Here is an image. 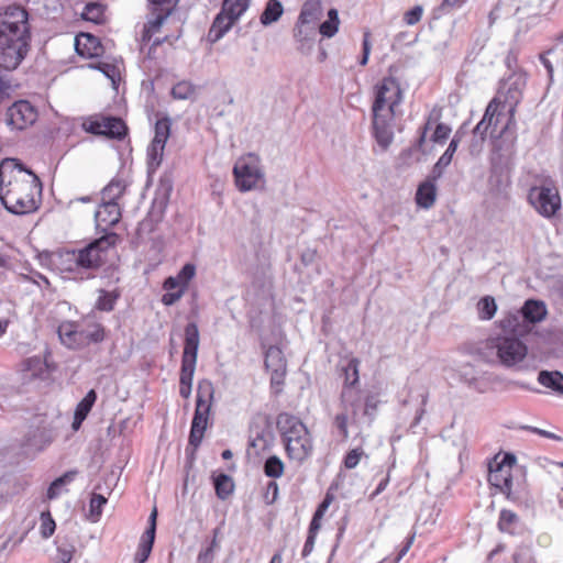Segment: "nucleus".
I'll return each mask as SVG.
<instances>
[{"instance_id": "1", "label": "nucleus", "mask_w": 563, "mask_h": 563, "mask_svg": "<svg viewBox=\"0 0 563 563\" xmlns=\"http://www.w3.org/2000/svg\"><path fill=\"white\" fill-rule=\"evenodd\" d=\"M42 183L31 170L14 158L0 164V201L14 214H26L38 208Z\"/></svg>"}, {"instance_id": "2", "label": "nucleus", "mask_w": 563, "mask_h": 563, "mask_svg": "<svg viewBox=\"0 0 563 563\" xmlns=\"http://www.w3.org/2000/svg\"><path fill=\"white\" fill-rule=\"evenodd\" d=\"M29 14L20 5H10L0 13V67L14 70L30 48Z\"/></svg>"}, {"instance_id": "3", "label": "nucleus", "mask_w": 563, "mask_h": 563, "mask_svg": "<svg viewBox=\"0 0 563 563\" xmlns=\"http://www.w3.org/2000/svg\"><path fill=\"white\" fill-rule=\"evenodd\" d=\"M402 99L400 85L393 77L383 78L374 88L373 134L382 151H386L394 140V120Z\"/></svg>"}, {"instance_id": "4", "label": "nucleus", "mask_w": 563, "mask_h": 563, "mask_svg": "<svg viewBox=\"0 0 563 563\" xmlns=\"http://www.w3.org/2000/svg\"><path fill=\"white\" fill-rule=\"evenodd\" d=\"M488 483L515 503L527 492L526 475L511 453L499 452L492 459Z\"/></svg>"}, {"instance_id": "5", "label": "nucleus", "mask_w": 563, "mask_h": 563, "mask_svg": "<svg viewBox=\"0 0 563 563\" xmlns=\"http://www.w3.org/2000/svg\"><path fill=\"white\" fill-rule=\"evenodd\" d=\"M276 423L286 454L290 460L301 464L312 455V435L298 417L283 412L278 415Z\"/></svg>"}, {"instance_id": "6", "label": "nucleus", "mask_w": 563, "mask_h": 563, "mask_svg": "<svg viewBox=\"0 0 563 563\" xmlns=\"http://www.w3.org/2000/svg\"><path fill=\"white\" fill-rule=\"evenodd\" d=\"M212 397V384L208 380L200 382L198 385L196 409L189 433V444L194 448H198L203 439V434L208 426Z\"/></svg>"}, {"instance_id": "7", "label": "nucleus", "mask_w": 563, "mask_h": 563, "mask_svg": "<svg viewBox=\"0 0 563 563\" xmlns=\"http://www.w3.org/2000/svg\"><path fill=\"white\" fill-rule=\"evenodd\" d=\"M529 205L543 218L551 219L561 210L562 199L553 180L532 186L527 196Z\"/></svg>"}, {"instance_id": "8", "label": "nucleus", "mask_w": 563, "mask_h": 563, "mask_svg": "<svg viewBox=\"0 0 563 563\" xmlns=\"http://www.w3.org/2000/svg\"><path fill=\"white\" fill-rule=\"evenodd\" d=\"M118 241L119 235L114 232H110L89 242L84 247L76 249L81 272L93 271L102 266L106 262L108 251L115 246Z\"/></svg>"}, {"instance_id": "9", "label": "nucleus", "mask_w": 563, "mask_h": 563, "mask_svg": "<svg viewBox=\"0 0 563 563\" xmlns=\"http://www.w3.org/2000/svg\"><path fill=\"white\" fill-rule=\"evenodd\" d=\"M250 0H223L221 11L216 15L208 32V38L214 43L221 40L245 13Z\"/></svg>"}, {"instance_id": "10", "label": "nucleus", "mask_w": 563, "mask_h": 563, "mask_svg": "<svg viewBox=\"0 0 563 563\" xmlns=\"http://www.w3.org/2000/svg\"><path fill=\"white\" fill-rule=\"evenodd\" d=\"M238 189L242 192L254 190L264 179L260 159L254 154L240 157L233 167Z\"/></svg>"}, {"instance_id": "11", "label": "nucleus", "mask_w": 563, "mask_h": 563, "mask_svg": "<svg viewBox=\"0 0 563 563\" xmlns=\"http://www.w3.org/2000/svg\"><path fill=\"white\" fill-rule=\"evenodd\" d=\"M489 346L496 349L498 360L507 367L522 362L528 354L527 345L516 336H497L490 340Z\"/></svg>"}, {"instance_id": "12", "label": "nucleus", "mask_w": 563, "mask_h": 563, "mask_svg": "<svg viewBox=\"0 0 563 563\" xmlns=\"http://www.w3.org/2000/svg\"><path fill=\"white\" fill-rule=\"evenodd\" d=\"M360 401L361 397H356L350 389L341 391V411L334 416L333 426L344 440L350 435L349 424L354 422Z\"/></svg>"}, {"instance_id": "13", "label": "nucleus", "mask_w": 563, "mask_h": 563, "mask_svg": "<svg viewBox=\"0 0 563 563\" xmlns=\"http://www.w3.org/2000/svg\"><path fill=\"white\" fill-rule=\"evenodd\" d=\"M169 134L170 120L168 118L157 120L154 129V139L147 147V159L150 168H156L162 163L165 145Z\"/></svg>"}, {"instance_id": "14", "label": "nucleus", "mask_w": 563, "mask_h": 563, "mask_svg": "<svg viewBox=\"0 0 563 563\" xmlns=\"http://www.w3.org/2000/svg\"><path fill=\"white\" fill-rule=\"evenodd\" d=\"M37 119V111L25 100L14 102L5 114V123L12 130H24Z\"/></svg>"}, {"instance_id": "15", "label": "nucleus", "mask_w": 563, "mask_h": 563, "mask_svg": "<svg viewBox=\"0 0 563 563\" xmlns=\"http://www.w3.org/2000/svg\"><path fill=\"white\" fill-rule=\"evenodd\" d=\"M85 129L89 133L106 135L113 139H122L126 134V125L120 118L103 117L85 123Z\"/></svg>"}, {"instance_id": "16", "label": "nucleus", "mask_w": 563, "mask_h": 563, "mask_svg": "<svg viewBox=\"0 0 563 563\" xmlns=\"http://www.w3.org/2000/svg\"><path fill=\"white\" fill-rule=\"evenodd\" d=\"M177 2L178 0H148L150 18L145 24V32L156 33L170 15Z\"/></svg>"}, {"instance_id": "17", "label": "nucleus", "mask_w": 563, "mask_h": 563, "mask_svg": "<svg viewBox=\"0 0 563 563\" xmlns=\"http://www.w3.org/2000/svg\"><path fill=\"white\" fill-rule=\"evenodd\" d=\"M505 107V101L498 97L493 98L486 108L482 121L476 125L475 132L485 134L489 128H493V132H495L504 115Z\"/></svg>"}, {"instance_id": "18", "label": "nucleus", "mask_w": 563, "mask_h": 563, "mask_svg": "<svg viewBox=\"0 0 563 563\" xmlns=\"http://www.w3.org/2000/svg\"><path fill=\"white\" fill-rule=\"evenodd\" d=\"M52 442L53 437L48 430L36 428L25 435L22 449L25 455L34 456L44 451Z\"/></svg>"}, {"instance_id": "19", "label": "nucleus", "mask_w": 563, "mask_h": 563, "mask_svg": "<svg viewBox=\"0 0 563 563\" xmlns=\"http://www.w3.org/2000/svg\"><path fill=\"white\" fill-rule=\"evenodd\" d=\"M121 216V208L119 203H107L101 201L95 211L96 227L100 231L106 232L120 221Z\"/></svg>"}, {"instance_id": "20", "label": "nucleus", "mask_w": 563, "mask_h": 563, "mask_svg": "<svg viewBox=\"0 0 563 563\" xmlns=\"http://www.w3.org/2000/svg\"><path fill=\"white\" fill-rule=\"evenodd\" d=\"M265 366L272 372V383L279 384L286 373V360L278 346L272 345L266 350Z\"/></svg>"}, {"instance_id": "21", "label": "nucleus", "mask_w": 563, "mask_h": 563, "mask_svg": "<svg viewBox=\"0 0 563 563\" xmlns=\"http://www.w3.org/2000/svg\"><path fill=\"white\" fill-rule=\"evenodd\" d=\"M60 342L68 349H82V333H80L79 324L74 321H64L57 328Z\"/></svg>"}, {"instance_id": "22", "label": "nucleus", "mask_w": 563, "mask_h": 563, "mask_svg": "<svg viewBox=\"0 0 563 563\" xmlns=\"http://www.w3.org/2000/svg\"><path fill=\"white\" fill-rule=\"evenodd\" d=\"M199 342L197 324L194 322L188 323L185 328V345L181 360L197 362Z\"/></svg>"}, {"instance_id": "23", "label": "nucleus", "mask_w": 563, "mask_h": 563, "mask_svg": "<svg viewBox=\"0 0 563 563\" xmlns=\"http://www.w3.org/2000/svg\"><path fill=\"white\" fill-rule=\"evenodd\" d=\"M434 181L435 179L431 176L418 186L415 198L418 207L422 209H430L434 205L437 198V187Z\"/></svg>"}, {"instance_id": "24", "label": "nucleus", "mask_w": 563, "mask_h": 563, "mask_svg": "<svg viewBox=\"0 0 563 563\" xmlns=\"http://www.w3.org/2000/svg\"><path fill=\"white\" fill-rule=\"evenodd\" d=\"M76 52L81 56L96 57L102 53V46L98 37L91 34H80L76 37Z\"/></svg>"}, {"instance_id": "25", "label": "nucleus", "mask_w": 563, "mask_h": 563, "mask_svg": "<svg viewBox=\"0 0 563 563\" xmlns=\"http://www.w3.org/2000/svg\"><path fill=\"white\" fill-rule=\"evenodd\" d=\"M54 264L62 271L68 273H80L79 260L76 249L60 250L54 256Z\"/></svg>"}, {"instance_id": "26", "label": "nucleus", "mask_w": 563, "mask_h": 563, "mask_svg": "<svg viewBox=\"0 0 563 563\" xmlns=\"http://www.w3.org/2000/svg\"><path fill=\"white\" fill-rule=\"evenodd\" d=\"M80 333H82L84 347L91 343H100L106 338L104 327L97 321L86 319L79 324Z\"/></svg>"}, {"instance_id": "27", "label": "nucleus", "mask_w": 563, "mask_h": 563, "mask_svg": "<svg viewBox=\"0 0 563 563\" xmlns=\"http://www.w3.org/2000/svg\"><path fill=\"white\" fill-rule=\"evenodd\" d=\"M97 400V393L95 389H90L86 396L78 402L75 412H74V420L71 423L73 430L77 431L80 429L82 422L87 418L88 413L90 412L91 408L93 407L95 402Z\"/></svg>"}, {"instance_id": "28", "label": "nucleus", "mask_w": 563, "mask_h": 563, "mask_svg": "<svg viewBox=\"0 0 563 563\" xmlns=\"http://www.w3.org/2000/svg\"><path fill=\"white\" fill-rule=\"evenodd\" d=\"M521 314L530 323L541 322L547 317V307L543 301L529 299L521 308Z\"/></svg>"}, {"instance_id": "29", "label": "nucleus", "mask_w": 563, "mask_h": 563, "mask_svg": "<svg viewBox=\"0 0 563 563\" xmlns=\"http://www.w3.org/2000/svg\"><path fill=\"white\" fill-rule=\"evenodd\" d=\"M321 0H307L303 2L298 20L300 23L314 25L322 16Z\"/></svg>"}, {"instance_id": "30", "label": "nucleus", "mask_w": 563, "mask_h": 563, "mask_svg": "<svg viewBox=\"0 0 563 563\" xmlns=\"http://www.w3.org/2000/svg\"><path fill=\"white\" fill-rule=\"evenodd\" d=\"M358 366L360 361L355 357H352L342 368L344 374V384L342 390L350 389L356 397H361L360 391L355 388L356 384L358 383Z\"/></svg>"}, {"instance_id": "31", "label": "nucleus", "mask_w": 563, "mask_h": 563, "mask_svg": "<svg viewBox=\"0 0 563 563\" xmlns=\"http://www.w3.org/2000/svg\"><path fill=\"white\" fill-rule=\"evenodd\" d=\"M126 184L122 179H112L101 191V201L107 203H118L125 191Z\"/></svg>"}, {"instance_id": "32", "label": "nucleus", "mask_w": 563, "mask_h": 563, "mask_svg": "<svg viewBox=\"0 0 563 563\" xmlns=\"http://www.w3.org/2000/svg\"><path fill=\"white\" fill-rule=\"evenodd\" d=\"M519 526L520 518L515 511L508 509H503L500 511L498 519V529L501 532L516 534Z\"/></svg>"}, {"instance_id": "33", "label": "nucleus", "mask_w": 563, "mask_h": 563, "mask_svg": "<svg viewBox=\"0 0 563 563\" xmlns=\"http://www.w3.org/2000/svg\"><path fill=\"white\" fill-rule=\"evenodd\" d=\"M77 475V471H68L62 476L54 479L47 488L46 496L49 500L56 499L63 492V488L73 483Z\"/></svg>"}, {"instance_id": "34", "label": "nucleus", "mask_w": 563, "mask_h": 563, "mask_svg": "<svg viewBox=\"0 0 563 563\" xmlns=\"http://www.w3.org/2000/svg\"><path fill=\"white\" fill-rule=\"evenodd\" d=\"M538 382L547 388L563 394V375L558 371H541L538 376Z\"/></svg>"}, {"instance_id": "35", "label": "nucleus", "mask_w": 563, "mask_h": 563, "mask_svg": "<svg viewBox=\"0 0 563 563\" xmlns=\"http://www.w3.org/2000/svg\"><path fill=\"white\" fill-rule=\"evenodd\" d=\"M213 485L216 495L222 500L227 499L234 490L233 479L224 473L213 476Z\"/></svg>"}, {"instance_id": "36", "label": "nucleus", "mask_w": 563, "mask_h": 563, "mask_svg": "<svg viewBox=\"0 0 563 563\" xmlns=\"http://www.w3.org/2000/svg\"><path fill=\"white\" fill-rule=\"evenodd\" d=\"M284 8L279 0H268L263 13L261 14V23L269 25L276 22L283 14Z\"/></svg>"}, {"instance_id": "37", "label": "nucleus", "mask_w": 563, "mask_h": 563, "mask_svg": "<svg viewBox=\"0 0 563 563\" xmlns=\"http://www.w3.org/2000/svg\"><path fill=\"white\" fill-rule=\"evenodd\" d=\"M456 147H457V139H456V135H454V137L451 140V142L449 144V147L442 154V156L439 158V161L437 162V164L434 165V167L432 169L431 176L433 179L441 177L443 168L446 167L452 162L453 154H454Z\"/></svg>"}, {"instance_id": "38", "label": "nucleus", "mask_w": 563, "mask_h": 563, "mask_svg": "<svg viewBox=\"0 0 563 563\" xmlns=\"http://www.w3.org/2000/svg\"><path fill=\"white\" fill-rule=\"evenodd\" d=\"M118 298L119 294L117 291L99 289L95 308L99 311L110 312L114 309Z\"/></svg>"}, {"instance_id": "39", "label": "nucleus", "mask_w": 563, "mask_h": 563, "mask_svg": "<svg viewBox=\"0 0 563 563\" xmlns=\"http://www.w3.org/2000/svg\"><path fill=\"white\" fill-rule=\"evenodd\" d=\"M339 13L336 9L328 11V19L319 25V32L324 37H333L339 31Z\"/></svg>"}, {"instance_id": "40", "label": "nucleus", "mask_w": 563, "mask_h": 563, "mask_svg": "<svg viewBox=\"0 0 563 563\" xmlns=\"http://www.w3.org/2000/svg\"><path fill=\"white\" fill-rule=\"evenodd\" d=\"M313 34L314 25L300 23V21L297 20L294 29V36L301 44V47H303L305 45L310 46L312 44Z\"/></svg>"}, {"instance_id": "41", "label": "nucleus", "mask_w": 563, "mask_h": 563, "mask_svg": "<svg viewBox=\"0 0 563 563\" xmlns=\"http://www.w3.org/2000/svg\"><path fill=\"white\" fill-rule=\"evenodd\" d=\"M84 20L100 24L104 21V7L98 2H89L81 13Z\"/></svg>"}, {"instance_id": "42", "label": "nucleus", "mask_w": 563, "mask_h": 563, "mask_svg": "<svg viewBox=\"0 0 563 563\" xmlns=\"http://www.w3.org/2000/svg\"><path fill=\"white\" fill-rule=\"evenodd\" d=\"M285 470L284 462L277 455H271L264 463V474L271 478H279Z\"/></svg>"}, {"instance_id": "43", "label": "nucleus", "mask_w": 563, "mask_h": 563, "mask_svg": "<svg viewBox=\"0 0 563 563\" xmlns=\"http://www.w3.org/2000/svg\"><path fill=\"white\" fill-rule=\"evenodd\" d=\"M477 309L481 320H490L497 311V305L493 297L486 296L478 301Z\"/></svg>"}, {"instance_id": "44", "label": "nucleus", "mask_w": 563, "mask_h": 563, "mask_svg": "<svg viewBox=\"0 0 563 563\" xmlns=\"http://www.w3.org/2000/svg\"><path fill=\"white\" fill-rule=\"evenodd\" d=\"M155 538L143 534L140 540L134 560L137 563H145L151 554Z\"/></svg>"}, {"instance_id": "45", "label": "nucleus", "mask_w": 563, "mask_h": 563, "mask_svg": "<svg viewBox=\"0 0 563 563\" xmlns=\"http://www.w3.org/2000/svg\"><path fill=\"white\" fill-rule=\"evenodd\" d=\"M107 504V498L103 495L93 493L89 504V519L97 522L102 514V507Z\"/></svg>"}, {"instance_id": "46", "label": "nucleus", "mask_w": 563, "mask_h": 563, "mask_svg": "<svg viewBox=\"0 0 563 563\" xmlns=\"http://www.w3.org/2000/svg\"><path fill=\"white\" fill-rule=\"evenodd\" d=\"M89 67L101 71L113 85H115L117 80L120 79V70L114 64L98 62L89 64Z\"/></svg>"}, {"instance_id": "47", "label": "nucleus", "mask_w": 563, "mask_h": 563, "mask_svg": "<svg viewBox=\"0 0 563 563\" xmlns=\"http://www.w3.org/2000/svg\"><path fill=\"white\" fill-rule=\"evenodd\" d=\"M195 93V86L190 81H179L172 88V96L178 100L190 99Z\"/></svg>"}, {"instance_id": "48", "label": "nucleus", "mask_w": 563, "mask_h": 563, "mask_svg": "<svg viewBox=\"0 0 563 563\" xmlns=\"http://www.w3.org/2000/svg\"><path fill=\"white\" fill-rule=\"evenodd\" d=\"M331 503H332V496L330 494H327L324 499L319 504L317 510L314 511L309 526L313 527V529H320L321 519L323 518V516H324L325 511L328 510L329 506L331 505Z\"/></svg>"}, {"instance_id": "49", "label": "nucleus", "mask_w": 563, "mask_h": 563, "mask_svg": "<svg viewBox=\"0 0 563 563\" xmlns=\"http://www.w3.org/2000/svg\"><path fill=\"white\" fill-rule=\"evenodd\" d=\"M197 362L181 360L180 385H192Z\"/></svg>"}, {"instance_id": "50", "label": "nucleus", "mask_w": 563, "mask_h": 563, "mask_svg": "<svg viewBox=\"0 0 563 563\" xmlns=\"http://www.w3.org/2000/svg\"><path fill=\"white\" fill-rule=\"evenodd\" d=\"M75 553V547L68 543H62L57 547L54 563H70Z\"/></svg>"}, {"instance_id": "51", "label": "nucleus", "mask_w": 563, "mask_h": 563, "mask_svg": "<svg viewBox=\"0 0 563 563\" xmlns=\"http://www.w3.org/2000/svg\"><path fill=\"white\" fill-rule=\"evenodd\" d=\"M195 275L196 266L194 264L187 263L181 267L179 273L176 275L181 284V289L186 290L189 282L195 277Z\"/></svg>"}, {"instance_id": "52", "label": "nucleus", "mask_w": 563, "mask_h": 563, "mask_svg": "<svg viewBox=\"0 0 563 563\" xmlns=\"http://www.w3.org/2000/svg\"><path fill=\"white\" fill-rule=\"evenodd\" d=\"M318 531H319V529H313V527L309 526L308 537L306 539V542L303 544V549L301 552V556L303 559L307 558L313 551Z\"/></svg>"}, {"instance_id": "53", "label": "nucleus", "mask_w": 563, "mask_h": 563, "mask_svg": "<svg viewBox=\"0 0 563 563\" xmlns=\"http://www.w3.org/2000/svg\"><path fill=\"white\" fill-rule=\"evenodd\" d=\"M422 13L423 8L421 5H416L405 13L404 21L408 25H415L421 20Z\"/></svg>"}, {"instance_id": "54", "label": "nucleus", "mask_w": 563, "mask_h": 563, "mask_svg": "<svg viewBox=\"0 0 563 563\" xmlns=\"http://www.w3.org/2000/svg\"><path fill=\"white\" fill-rule=\"evenodd\" d=\"M362 455L363 451L361 449L351 450L344 457V466L349 470L355 468Z\"/></svg>"}, {"instance_id": "55", "label": "nucleus", "mask_w": 563, "mask_h": 563, "mask_svg": "<svg viewBox=\"0 0 563 563\" xmlns=\"http://www.w3.org/2000/svg\"><path fill=\"white\" fill-rule=\"evenodd\" d=\"M451 129L445 124H438L433 134H432V141L435 143H442L444 142L449 135H450Z\"/></svg>"}, {"instance_id": "56", "label": "nucleus", "mask_w": 563, "mask_h": 563, "mask_svg": "<svg viewBox=\"0 0 563 563\" xmlns=\"http://www.w3.org/2000/svg\"><path fill=\"white\" fill-rule=\"evenodd\" d=\"M185 294L184 289H177L175 291L166 290V292L162 297V302L165 306H173Z\"/></svg>"}, {"instance_id": "57", "label": "nucleus", "mask_w": 563, "mask_h": 563, "mask_svg": "<svg viewBox=\"0 0 563 563\" xmlns=\"http://www.w3.org/2000/svg\"><path fill=\"white\" fill-rule=\"evenodd\" d=\"M457 4V0H443L442 3L434 9V18H441L443 14L449 13Z\"/></svg>"}, {"instance_id": "58", "label": "nucleus", "mask_w": 563, "mask_h": 563, "mask_svg": "<svg viewBox=\"0 0 563 563\" xmlns=\"http://www.w3.org/2000/svg\"><path fill=\"white\" fill-rule=\"evenodd\" d=\"M369 37H371V33L368 31H366L364 33V36H363V43H362V51H363V54H362V58L360 60V64L362 66H365L368 62V57H369V54H371V42H369Z\"/></svg>"}, {"instance_id": "59", "label": "nucleus", "mask_w": 563, "mask_h": 563, "mask_svg": "<svg viewBox=\"0 0 563 563\" xmlns=\"http://www.w3.org/2000/svg\"><path fill=\"white\" fill-rule=\"evenodd\" d=\"M156 518H157V509L154 508L148 517V527L143 534H147V536H151L152 538H155Z\"/></svg>"}, {"instance_id": "60", "label": "nucleus", "mask_w": 563, "mask_h": 563, "mask_svg": "<svg viewBox=\"0 0 563 563\" xmlns=\"http://www.w3.org/2000/svg\"><path fill=\"white\" fill-rule=\"evenodd\" d=\"M519 320L517 314H508L500 321V327L504 330H515V328L518 325Z\"/></svg>"}, {"instance_id": "61", "label": "nucleus", "mask_w": 563, "mask_h": 563, "mask_svg": "<svg viewBox=\"0 0 563 563\" xmlns=\"http://www.w3.org/2000/svg\"><path fill=\"white\" fill-rule=\"evenodd\" d=\"M213 560L214 553H212V548L202 549L197 556V563H212Z\"/></svg>"}, {"instance_id": "62", "label": "nucleus", "mask_w": 563, "mask_h": 563, "mask_svg": "<svg viewBox=\"0 0 563 563\" xmlns=\"http://www.w3.org/2000/svg\"><path fill=\"white\" fill-rule=\"evenodd\" d=\"M163 287L165 290L175 291V289L181 288V284L179 282V278H177V276H169L165 279Z\"/></svg>"}, {"instance_id": "63", "label": "nucleus", "mask_w": 563, "mask_h": 563, "mask_svg": "<svg viewBox=\"0 0 563 563\" xmlns=\"http://www.w3.org/2000/svg\"><path fill=\"white\" fill-rule=\"evenodd\" d=\"M377 407V400L374 396H368L365 400L364 413L371 415Z\"/></svg>"}, {"instance_id": "64", "label": "nucleus", "mask_w": 563, "mask_h": 563, "mask_svg": "<svg viewBox=\"0 0 563 563\" xmlns=\"http://www.w3.org/2000/svg\"><path fill=\"white\" fill-rule=\"evenodd\" d=\"M388 483H389V477L386 476L384 479H382L379 482V484L377 485L376 489L372 493L371 499H374L377 495L383 493L386 489Z\"/></svg>"}]
</instances>
